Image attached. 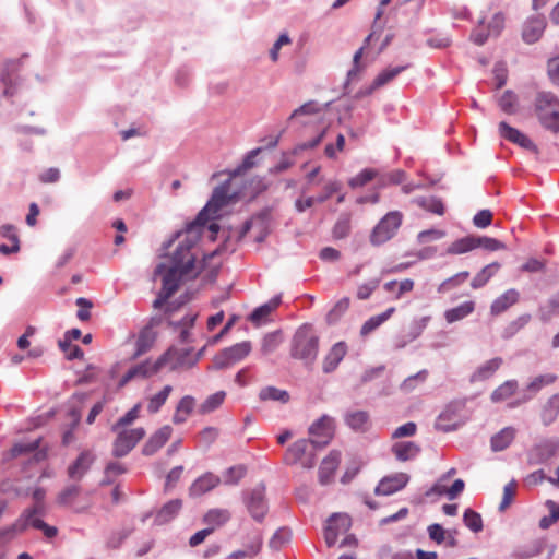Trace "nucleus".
Listing matches in <instances>:
<instances>
[{"instance_id": "1", "label": "nucleus", "mask_w": 559, "mask_h": 559, "mask_svg": "<svg viewBox=\"0 0 559 559\" xmlns=\"http://www.w3.org/2000/svg\"><path fill=\"white\" fill-rule=\"evenodd\" d=\"M202 224L193 222L189 224L185 231L177 235L179 243L170 257V265L181 270V274H195L194 262L195 253L193 247L200 239Z\"/></svg>"}, {"instance_id": "2", "label": "nucleus", "mask_w": 559, "mask_h": 559, "mask_svg": "<svg viewBox=\"0 0 559 559\" xmlns=\"http://www.w3.org/2000/svg\"><path fill=\"white\" fill-rule=\"evenodd\" d=\"M535 114L544 128L554 133L559 132V100L549 92H539L536 95Z\"/></svg>"}, {"instance_id": "3", "label": "nucleus", "mask_w": 559, "mask_h": 559, "mask_svg": "<svg viewBox=\"0 0 559 559\" xmlns=\"http://www.w3.org/2000/svg\"><path fill=\"white\" fill-rule=\"evenodd\" d=\"M45 513L46 508H41L39 504L33 506L24 510L19 520L10 527V531L14 533H23L27 527L32 526L36 530L43 531L47 538H53L58 534V530L55 526L48 525L40 519Z\"/></svg>"}, {"instance_id": "4", "label": "nucleus", "mask_w": 559, "mask_h": 559, "mask_svg": "<svg viewBox=\"0 0 559 559\" xmlns=\"http://www.w3.org/2000/svg\"><path fill=\"white\" fill-rule=\"evenodd\" d=\"M403 219L402 212H388L372 228L369 236L370 243L378 247L394 238L402 226Z\"/></svg>"}, {"instance_id": "5", "label": "nucleus", "mask_w": 559, "mask_h": 559, "mask_svg": "<svg viewBox=\"0 0 559 559\" xmlns=\"http://www.w3.org/2000/svg\"><path fill=\"white\" fill-rule=\"evenodd\" d=\"M319 338L311 328H300L294 338L292 346V356L307 364H311L318 355Z\"/></svg>"}, {"instance_id": "6", "label": "nucleus", "mask_w": 559, "mask_h": 559, "mask_svg": "<svg viewBox=\"0 0 559 559\" xmlns=\"http://www.w3.org/2000/svg\"><path fill=\"white\" fill-rule=\"evenodd\" d=\"M314 448L316 445L311 441L299 439L288 447L283 462L286 465H298L304 469H311L316 465Z\"/></svg>"}, {"instance_id": "7", "label": "nucleus", "mask_w": 559, "mask_h": 559, "mask_svg": "<svg viewBox=\"0 0 559 559\" xmlns=\"http://www.w3.org/2000/svg\"><path fill=\"white\" fill-rule=\"evenodd\" d=\"M160 370L168 367L169 370L189 369L193 367L198 357L192 354L190 349H178L170 347L162 356L157 358Z\"/></svg>"}, {"instance_id": "8", "label": "nucleus", "mask_w": 559, "mask_h": 559, "mask_svg": "<svg viewBox=\"0 0 559 559\" xmlns=\"http://www.w3.org/2000/svg\"><path fill=\"white\" fill-rule=\"evenodd\" d=\"M112 443V455L122 457L130 453L135 445L144 438L145 430L142 427L134 429L120 428Z\"/></svg>"}, {"instance_id": "9", "label": "nucleus", "mask_w": 559, "mask_h": 559, "mask_svg": "<svg viewBox=\"0 0 559 559\" xmlns=\"http://www.w3.org/2000/svg\"><path fill=\"white\" fill-rule=\"evenodd\" d=\"M251 343L245 341L221 350L213 359L215 369H225L247 357L251 352Z\"/></svg>"}, {"instance_id": "10", "label": "nucleus", "mask_w": 559, "mask_h": 559, "mask_svg": "<svg viewBox=\"0 0 559 559\" xmlns=\"http://www.w3.org/2000/svg\"><path fill=\"white\" fill-rule=\"evenodd\" d=\"M231 195H229V180L216 187L213 194L205 205V207L199 213L197 222L204 225L205 221L210 216H215L218 211L229 203Z\"/></svg>"}, {"instance_id": "11", "label": "nucleus", "mask_w": 559, "mask_h": 559, "mask_svg": "<svg viewBox=\"0 0 559 559\" xmlns=\"http://www.w3.org/2000/svg\"><path fill=\"white\" fill-rule=\"evenodd\" d=\"M163 277L162 290L166 297H170L178 289L179 283L182 277H194L195 274H181V270L173 265L159 263L155 271L154 277Z\"/></svg>"}, {"instance_id": "12", "label": "nucleus", "mask_w": 559, "mask_h": 559, "mask_svg": "<svg viewBox=\"0 0 559 559\" xmlns=\"http://www.w3.org/2000/svg\"><path fill=\"white\" fill-rule=\"evenodd\" d=\"M352 526V519L345 513H334L326 522L324 540L329 547L335 545L338 536L348 532Z\"/></svg>"}, {"instance_id": "13", "label": "nucleus", "mask_w": 559, "mask_h": 559, "mask_svg": "<svg viewBox=\"0 0 559 559\" xmlns=\"http://www.w3.org/2000/svg\"><path fill=\"white\" fill-rule=\"evenodd\" d=\"M334 419L328 415L321 416L309 428L310 440L314 445H326L334 435Z\"/></svg>"}, {"instance_id": "14", "label": "nucleus", "mask_w": 559, "mask_h": 559, "mask_svg": "<svg viewBox=\"0 0 559 559\" xmlns=\"http://www.w3.org/2000/svg\"><path fill=\"white\" fill-rule=\"evenodd\" d=\"M158 371H160L158 360L156 359L155 361H152L151 359H147L129 368L120 379L119 386H124L127 383L133 380L150 378L156 374Z\"/></svg>"}, {"instance_id": "15", "label": "nucleus", "mask_w": 559, "mask_h": 559, "mask_svg": "<svg viewBox=\"0 0 559 559\" xmlns=\"http://www.w3.org/2000/svg\"><path fill=\"white\" fill-rule=\"evenodd\" d=\"M499 134L504 140L518 144L519 146L532 151L534 153H537V147L533 143V141L522 133L520 130L509 126L507 122L502 121L499 123Z\"/></svg>"}, {"instance_id": "16", "label": "nucleus", "mask_w": 559, "mask_h": 559, "mask_svg": "<svg viewBox=\"0 0 559 559\" xmlns=\"http://www.w3.org/2000/svg\"><path fill=\"white\" fill-rule=\"evenodd\" d=\"M81 491V486L70 485L66 487L62 491H60V493L57 497V502L60 506L73 509L78 513L83 512L90 507V503L81 504L79 502Z\"/></svg>"}, {"instance_id": "17", "label": "nucleus", "mask_w": 559, "mask_h": 559, "mask_svg": "<svg viewBox=\"0 0 559 559\" xmlns=\"http://www.w3.org/2000/svg\"><path fill=\"white\" fill-rule=\"evenodd\" d=\"M95 461L91 451H83L76 460L68 467V476L73 480H81Z\"/></svg>"}, {"instance_id": "18", "label": "nucleus", "mask_w": 559, "mask_h": 559, "mask_svg": "<svg viewBox=\"0 0 559 559\" xmlns=\"http://www.w3.org/2000/svg\"><path fill=\"white\" fill-rule=\"evenodd\" d=\"M545 28L546 21L544 17H531L523 25L522 38L526 44H535L544 34Z\"/></svg>"}, {"instance_id": "19", "label": "nucleus", "mask_w": 559, "mask_h": 559, "mask_svg": "<svg viewBox=\"0 0 559 559\" xmlns=\"http://www.w3.org/2000/svg\"><path fill=\"white\" fill-rule=\"evenodd\" d=\"M409 480L405 473H399L391 477L383 478L376 487L377 495L389 496L404 488Z\"/></svg>"}, {"instance_id": "20", "label": "nucleus", "mask_w": 559, "mask_h": 559, "mask_svg": "<svg viewBox=\"0 0 559 559\" xmlns=\"http://www.w3.org/2000/svg\"><path fill=\"white\" fill-rule=\"evenodd\" d=\"M341 462V454L337 451H331L326 457L323 459L319 467V481L322 485L331 483L334 473Z\"/></svg>"}, {"instance_id": "21", "label": "nucleus", "mask_w": 559, "mask_h": 559, "mask_svg": "<svg viewBox=\"0 0 559 559\" xmlns=\"http://www.w3.org/2000/svg\"><path fill=\"white\" fill-rule=\"evenodd\" d=\"M464 423L463 418L457 412L449 406L444 409L436 420V428L443 432H449L457 429Z\"/></svg>"}, {"instance_id": "22", "label": "nucleus", "mask_w": 559, "mask_h": 559, "mask_svg": "<svg viewBox=\"0 0 559 559\" xmlns=\"http://www.w3.org/2000/svg\"><path fill=\"white\" fill-rule=\"evenodd\" d=\"M173 429L166 425L159 428L143 447V454L153 455L157 452L171 437Z\"/></svg>"}, {"instance_id": "23", "label": "nucleus", "mask_w": 559, "mask_h": 559, "mask_svg": "<svg viewBox=\"0 0 559 559\" xmlns=\"http://www.w3.org/2000/svg\"><path fill=\"white\" fill-rule=\"evenodd\" d=\"M519 299L520 293L516 289L510 288L506 290L503 294H501L492 301L490 306L491 314H501L502 312L507 311L510 307L515 305L519 301Z\"/></svg>"}, {"instance_id": "24", "label": "nucleus", "mask_w": 559, "mask_h": 559, "mask_svg": "<svg viewBox=\"0 0 559 559\" xmlns=\"http://www.w3.org/2000/svg\"><path fill=\"white\" fill-rule=\"evenodd\" d=\"M219 483L221 479L218 476L212 473H206L193 481L189 489L190 496L200 497L214 489L216 486L219 485Z\"/></svg>"}, {"instance_id": "25", "label": "nucleus", "mask_w": 559, "mask_h": 559, "mask_svg": "<svg viewBox=\"0 0 559 559\" xmlns=\"http://www.w3.org/2000/svg\"><path fill=\"white\" fill-rule=\"evenodd\" d=\"M346 352L347 346L344 342L336 343L324 358L323 371L326 373L334 371L346 355Z\"/></svg>"}, {"instance_id": "26", "label": "nucleus", "mask_w": 559, "mask_h": 559, "mask_svg": "<svg viewBox=\"0 0 559 559\" xmlns=\"http://www.w3.org/2000/svg\"><path fill=\"white\" fill-rule=\"evenodd\" d=\"M247 507L251 515L261 521L267 510L264 495L261 490H253L248 499Z\"/></svg>"}, {"instance_id": "27", "label": "nucleus", "mask_w": 559, "mask_h": 559, "mask_svg": "<svg viewBox=\"0 0 559 559\" xmlns=\"http://www.w3.org/2000/svg\"><path fill=\"white\" fill-rule=\"evenodd\" d=\"M502 359L500 357L487 360L485 364L479 366L474 373L471 376L472 382L485 381L491 378L495 372L501 367Z\"/></svg>"}, {"instance_id": "28", "label": "nucleus", "mask_w": 559, "mask_h": 559, "mask_svg": "<svg viewBox=\"0 0 559 559\" xmlns=\"http://www.w3.org/2000/svg\"><path fill=\"white\" fill-rule=\"evenodd\" d=\"M155 341H156V333L152 330V328H150V326L144 328L140 332V334L136 338L135 352H134L133 357L138 358V357L142 356L143 354H145L146 352H148L153 347Z\"/></svg>"}, {"instance_id": "29", "label": "nucleus", "mask_w": 559, "mask_h": 559, "mask_svg": "<svg viewBox=\"0 0 559 559\" xmlns=\"http://www.w3.org/2000/svg\"><path fill=\"white\" fill-rule=\"evenodd\" d=\"M415 287V282L411 278H404L402 281H390L383 285L386 293L392 294L393 299L399 300L405 294L411 293Z\"/></svg>"}, {"instance_id": "30", "label": "nucleus", "mask_w": 559, "mask_h": 559, "mask_svg": "<svg viewBox=\"0 0 559 559\" xmlns=\"http://www.w3.org/2000/svg\"><path fill=\"white\" fill-rule=\"evenodd\" d=\"M230 519V513L226 509H211L203 516L206 528L213 533L216 528L223 526Z\"/></svg>"}, {"instance_id": "31", "label": "nucleus", "mask_w": 559, "mask_h": 559, "mask_svg": "<svg viewBox=\"0 0 559 559\" xmlns=\"http://www.w3.org/2000/svg\"><path fill=\"white\" fill-rule=\"evenodd\" d=\"M516 430L513 427H506L493 435L490 440L491 449L495 452L506 450L514 440Z\"/></svg>"}, {"instance_id": "32", "label": "nucleus", "mask_w": 559, "mask_h": 559, "mask_svg": "<svg viewBox=\"0 0 559 559\" xmlns=\"http://www.w3.org/2000/svg\"><path fill=\"white\" fill-rule=\"evenodd\" d=\"M419 451L420 448L412 441L396 442L392 447V452L394 453L395 457L401 462H405L416 457Z\"/></svg>"}, {"instance_id": "33", "label": "nucleus", "mask_w": 559, "mask_h": 559, "mask_svg": "<svg viewBox=\"0 0 559 559\" xmlns=\"http://www.w3.org/2000/svg\"><path fill=\"white\" fill-rule=\"evenodd\" d=\"M475 310V302L472 300L465 301L457 307L451 308L444 312V319L448 323H454L468 317Z\"/></svg>"}, {"instance_id": "34", "label": "nucleus", "mask_w": 559, "mask_h": 559, "mask_svg": "<svg viewBox=\"0 0 559 559\" xmlns=\"http://www.w3.org/2000/svg\"><path fill=\"white\" fill-rule=\"evenodd\" d=\"M181 507L182 501L180 499H174L167 502L156 514L155 522L157 524H165L169 522L179 513Z\"/></svg>"}, {"instance_id": "35", "label": "nucleus", "mask_w": 559, "mask_h": 559, "mask_svg": "<svg viewBox=\"0 0 559 559\" xmlns=\"http://www.w3.org/2000/svg\"><path fill=\"white\" fill-rule=\"evenodd\" d=\"M395 311L394 307L386 309L383 313L378 316H373L369 318L360 329V335L362 337L369 335L371 332L377 330L381 324H383Z\"/></svg>"}, {"instance_id": "36", "label": "nucleus", "mask_w": 559, "mask_h": 559, "mask_svg": "<svg viewBox=\"0 0 559 559\" xmlns=\"http://www.w3.org/2000/svg\"><path fill=\"white\" fill-rule=\"evenodd\" d=\"M413 203H415L420 209L437 214V215H443L444 214V205L441 199L437 197H419L413 200Z\"/></svg>"}, {"instance_id": "37", "label": "nucleus", "mask_w": 559, "mask_h": 559, "mask_svg": "<svg viewBox=\"0 0 559 559\" xmlns=\"http://www.w3.org/2000/svg\"><path fill=\"white\" fill-rule=\"evenodd\" d=\"M501 265L498 262H492L478 272L471 282L474 289L485 286L489 280L500 270Z\"/></svg>"}, {"instance_id": "38", "label": "nucleus", "mask_w": 559, "mask_h": 559, "mask_svg": "<svg viewBox=\"0 0 559 559\" xmlns=\"http://www.w3.org/2000/svg\"><path fill=\"white\" fill-rule=\"evenodd\" d=\"M226 397L225 391H218L209 395L198 407V413L201 415L210 414L224 403Z\"/></svg>"}, {"instance_id": "39", "label": "nucleus", "mask_w": 559, "mask_h": 559, "mask_svg": "<svg viewBox=\"0 0 559 559\" xmlns=\"http://www.w3.org/2000/svg\"><path fill=\"white\" fill-rule=\"evenodd\" d=\"M409 64L389 68L380 72L372 82L371 90H377L394 80L401 72L407 70Z\"/></svg>"}, {"instance_id": "40", "label": "nucleus", "mask_w": 559, "mask_h": 559, "mask_svg": "<svg viewBox=\"0 0 559 559\" xmlns=\"http://www.w3.org/2000/svg\"><path fill=\"white\" fill-rule=\"evenodd\" d=\"M280 305V299L274 298L270 300L269 302L255 308L250 317L249 320L254 323L255 325H259L262 321H264Z\"/></svg>"}, {"instance_id": "41", "label": "nucleus", "mask_w": 559, "mask_h": 559, "mask_svg": "<svg viewBox=\"0 0 559 559\" xmlns=\"http://www.w3.org/2000/svg\"><path fill=\"white\" fill-rule=\"evenodd\" d=\"M345 421L352 429L365 431L369 424V414L365 411L349 412L345 416Z\"/></svg>"}, {"instance_id": "42", "label": "nucleus", "mask_w": 559, "mask_h": 559, "mask_svg": "<svg viewBox=\"0 0 559 559\" xmlns=\"http://www.w3.org/2000/svg\"><path fill=\"white\" fill-rule=\"evenodd\" d=\"M559 414V394H555L548 399L543 406L540 417L545 425H549L557 418Z\"/></svg>"}, {"instance_id": "43", "label": "nucleus", "mask_w": 559, "mask_h": 559, "mask_svg": "<svg viewBox=\"0 0 559 559\" xmlns=\"http://www.w3.org/2000/svg\"><path fill=\"white\" fill-rule=\"evenodd\" d=\"M531 321V314L524 313L509 322L502 330L501 336L504 340H509L513 337L516 333H519L524 326H526Z\"/></svg>"}, {"instance_id": "44", "label": "nucleus", "mask_w": 559, "mask_h": 559, "mask_svg": "<svg viewBox=\"0 0 559 559\" xmlns=\"http://www.w3.org/2000/svg\"><path fill=\"white\" fill-rule=\"evenodd\" d=\"M476 249L475 236H467L453 241L447 249L449 254H463Z\"/></svg>"}, {"instance_id": "45", "label": "nucleus", "mask_w": 559, "mask_h": 559, "mask_svg": "<svg viewBox=\"0 0 559 559\" xmlns=\"http://www.w3.org/2000/svg\"><path fill=\"white\" fill-rule=\"evenodd\" d=\"M518 389V382L515 380H508L503 382L501 385H499L492 393H491V401L492 402H502L509 397H511Z\"/></svg>"}, {"instance_id": "46", "label": "nucleus", "mask_w": 559, "mask_h": 559, "mask_svg": "<svg viewBox=\"0 0 559 559\" xmlns=\"http://www.w3.org/2000/svg\"><path fill=\"white\" fill-rule=\"evenodd\" d=\"M379 173L373 168L362 169L359 174L348 180V186L353 189L360 188L378 177Z\"/></svg>"}, {"instance_id": "47", "label": "nucleus", "mask_w": 559, "mask_h": 559, "mask_svg": "<svg viewBox=\"0 0 559 559\" xmlns=\"http://www.w3.org/2000/svg\"><path fill=\"white\" fill-rule=\"evenodd\" d=\"M127 472V468L122 463L119 462H109L104 471V478L100 485L106 486L110 485L115 481L116 477L122 475Z\"/></svg>"}, {"instance_id": "48", "label": "nucleus", "mask_w": 559, "mask_h": 559, "mask_svg": "<svg viewBox=\"0 0 559 559\" xmlns=\"http://www.w3.org/2000/svg\"><path fill=\"white\" fill-rule=\"evenodd\" d=\"M171 391H173L171 385H166L163 388L162 391H159L157 394L153 395L148 400V404H147L148 413H151V414L157 413L160 409V407L166 403Z\"/></svg>"}, {"instance_id": "49", "label": "nucleus", "mask_w": 559, "mask_h": 559, "mask_svg": "<svg viewBox=\"0 0 559 559\" xmlns=\"http://www.w3.org/2000/svg\"><path fill=\"white\" fill-rule=\"evenodd\" d=\"M469 277V273L467 271L459 272L455 275L444 280L439 286H438V293H445L453 288L459 287L463 283L467 281Z\"/></svg>"}, {"instance_id": "50", "label": "nucleus", "mask_w": 559, "mask_h": 559, "mask_svg": "<svg viewBox=\"0 0 559 559\" xmlns=\"http://www.w3.org/2000/svg\"><path fill=\"white\" fill-rule=\"evenodd\" d=\"M546 507L549 511V514L543 516L539 520V527L543 530L549 528L551 525L559 521V504L552 500H547Z\"/></svg>"}, {"instance_id": "51", "label": "nucleus", "mask_w": 559, "mask_h": 559, "mask_svg": "<svg viewBox=\"0 0 559 559\" xmlns=\"http://www.w3.org/2000/svg\"><path fill=\"white\" fill-rule=\"evenodd\" d=\"M352 229V218L349 214H342L333 227V236L336 239L346 238Z\"/></svg>"}, {"instance_id": "52", "label": "nucleus", "mask_w": 559, "mask_h": 559, "mask_svg": "<svg viewBox=\"0 0 559 559\" xmlns=\"http://www.w3.org/2000/svg\"><path fill=\"white\" fill-rule=\"evenodd\" d=\"M538 313L543 322H548L554 316L559 314V293L550 298L546 306H542Z\"/></svg>"}, {"instance_id": "53", "label": "nucleus", "mask_w": 559, "mask_h": 559, "mask_svg": "<svg viewBox=\"0 0 559 559\" xmlns=\"http://www.w3.org/2000/svg\"><path fill=\"white\" fill-rule=\"evenodd\" d=\"M259 397L261 401L272 400L286 403L289 400V394L286 391L280 390L277 388L266 386L260 391Z\"/></svg>"}, {"instance_id": "54", "label": "nucleus", "mask_w": 559, "mask_h": 559, "mask_svg": "<svg viewBox=\"0 0 559 559\" xmlns=\"http://www.w3.org/2000/svg\"><path fill=\"white\" fill-rule=\"evenodd\" d=\"M428 377L426 369L418 371L416 374L406 378L400 385L401 391L408 393L413 391L418 383H424Z\"/></svg>"}, {"instance_id": "55", "label": "nucleus", "mask_w": 559, "mask_h": 559, "mask_svg": "<svg viewBox=\"0 0 559 559\" xmlns=\"http://www.w3.org/2000/svg\"><path fill=\"white\" fill-rule=\"evenodd\" d=\"M463 522L474 533H478L483 530V520L480 514L472 509L465 510L463 514Z\"/></svg>"}, {"instance_id": "56", "label": "nucleus", "mask_w": 559, "mask_h": 559, "mask_svg": "<svg viewBox=\"0 0 559 559\" xmlns=\"http://www.w3.org/2000/svg\"><path fill=\"white\" fill-rule=\"evenodd\" d=\"M540 551L542 544L539 542H534L531 545L514 550L512 557L514 559H530L539 555Z\"/></svg>"}, {"instance_id": "57", "label": "nucleus", "mask_w": 559, "mask_h": 559, "mask_svg": "<svg viewBox=\"0 0 559 559\" xmlns=\"http://www.w3.org/2000/svg\"><path fill=\"white\" fill-rule=\"evenodd\" d=\"M516 104H518V97L516 95L508 90L506 91L500 99H499V106L500 108L506 112V114H509V115H512V114H515L516 111Z\"/></svg>"}, {"instance_id": "58", "label": "nucleus", "mask_w": 559, "mask_h": 559, "mask_svg": "<svg viewBox=\"0 0 559 559\" xmlns=\"http://www.w3.org/2000/svg\"><path fill=\"white\" fill-rule=\"evenodd\" d=\"M140 409L141 405L135 404L127 414L117 420L112 426V431H118L120 428L131 425L139 417Z\"/></svg>"}, {"instance_id": "59", "label": "nucleus", "mask_w": 559, "mask_h": 559, "mask_svg": "<svg viewBox=\"0 0 559 559\" xmlns=\"http://www.w3.org/2000/svg\"><path fill=\"white\" fill-rule=\"evenodd\" d=\"M19 63L16 61H8L4 66V69L1 73V82L4 84V95H11L10 88L13 86V81L11 79V72H14L17 69Z\"/></svg>"}, {"instance_id": "60", "label": "nucleus", "mask_w": 559, "mask_h": 559, "mask_svg": "<svg viewBox=\"0 0 559 559\" xmlns=\"http://www.w3.org/2000/svg\"><path fill=\"white\" fill-rule=\"evenodd\" d=\"M516 488H518V484L515 480H511L510 483H508L504 486L502 500L499 506L500 511H504L506 509H508L510 507V504L512 503V501L515 497Z\"/></svg>"}, {"instance_id": "61", "label": "nucleus", "mask_w": 559, "mask_h": 559, "mask_svg": "<svg viewBox=\"0 0 559 559\" xmlns=\"http://www.w3.org/2000/svg\"><path fill=\"white\" fill-rule=\"evenodd\" d=\"M322 111V108L321 106L314 102V100H309L307 103H305L302 106H300L299 108L295 109L293 111V114L290 115L289 119H295L301 115H318Z\"/></svg>"}, {"instance_id": "62", "label": "nucleus", "mask_w": 559, "mask_h": 559, "mask_svg": "<svg viewBox=\"0 0 559 559\" xmlns=\"http://www.w3.org/2000/svg\"><path fill=\"white\" fill-rule=\"evenodd\" d=\"M475 245L476 248H484L488 251H497L506 249V246L503 242L499 241L498 239L490 238V237H475Z\"/></svg>"}, {"instance_id": "63", "label": "nucleus", "mask_w": 559, "mask_h": 559, "mask_svg": "<svg viewBox=\"0 0 559 559\" xmlns=\"http://www.w3.org/2000/svg\"><path fill=\"white\" fill-rule=\"evenodd\" d=\"M246 475V467L237 465L229 467L224 474V483L226 485H236Z\"/></svg>"}, {"instance_id": "64", "label": "nucleus", "mask_w": 559, "mask_h": 559, "mask_svg": "<svg viewBox=\"0 0 559 559\" xmlns=\"http://www.w3.org/2000/svg\"><path fill=\"white\" fill-rule=\"evenodd\" d=\"M379 284H380V280L374 278V280H370L367 283L359 285L357 288V294H356L357 298L359 300L368 299L372 295V293L378 288Z\"/></svg>"}]
</instances>
